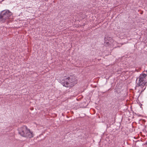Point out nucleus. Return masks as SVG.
<instances>
[{
  "label": "nucleus",
  "mask_w": 147,
  "mask_h": 147,
  "mask_svg": "<svg viewBox=\"0 0 147 147\" xmlns=\"http://www.w3.org/2000/svg\"><path fill=\"white\" fill-rule=\"evenodd\" d=\"M18 130L19 134L24 137L31 138L34 136L32 132H31L26 126H23L19 128Z\"/></svg>",
  "instance_id": "1"
},
{
  "label": "nucleus",
  "mask_w": 147,
  "mask_h": 147,
  "mask_svg": "<svg viewBox=\"0 0 147 147\" xmlns=\"http://www.w3.org/2000/svg\"><path fill=\"white\" fill-rule=\"evenodd\" d=\"M61 82L63 86L71 88L76 84V79L75 77L70 76L67 78L63 80Z\"/></svg>",
  "instance_id": "2"
},
{
  "label": "nucleus",
  "mask_w": 147,
  "mask_h": 147,
  "mask_svg": "<svg viewBox=\"0 0 147 147\" xmlns=\"http://www.w3.org/2000/svg\"><path fill=\"white\" fill-rule=\"evenodd\" d=\"M139 81L138 83L139 86L144 87L147 83V76L145 74H141L139 77ZM141 87H140L141 88Z\"/></svg>",
  "instance_id": "3"
},
{
  "label": "nucleus",
  "mask_w": 147,
  "mask_h": 147,
  "mask_svg": "<svg viewBox=\"0 0 147 147\" xmlns=\"http://www.w3.org/2000/svg\"><path fill=\"white\" fill-rule=\"evenodd\" d=\"M104 40V45L106 47L111 46L113 42L112 38L108 36H106L105 37Z\"/></svg>",
  "instance_id": "4"
},
{
  "label": "nucleus",
  "mask_w": 147,
  "mask_h": 147,
  "mask_svg": "<svg viewBox=\"0 0 147 147\" xmlns=\"http://www.w3.org/2000/svg\"><path fill=\"white\" fill-rule=\"evenodd\" d=\"M1 14L5 22L9 19V17L12 15L11 12L7 10L3 11H2Z\"/></svg>",
  "instance_id": "5"
},
{
  "label": "nucleus",
  "mask_w": 147,
  "mask_h": 147,
  "mask_svg": "<svg viewBox=\"0 0 147 147\" xmlns=\"http://www.w3.org/2000/svg\"><path fill=\"white\" fill-rule=\"evenodd\" d=\"M5 22L1 14L0 15V22L4 23Z\"/></svg>",
  "instance_id": "6"
},
{
  "label": "nucleus",
  "mask_w": 147,
  "mask_h": 147,
  "mask_svg": "<svg viewBox=\"0 0 147 147\" xmlns=\"http://www.w3.org/2000/svg\"><path fill=\"white\" fill-rule=\"evenodd\" d=\"M107 122L109 123V121H108Z\"/></svg>",
  "instance_id": "7"
}]
</instances>
